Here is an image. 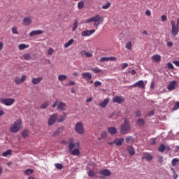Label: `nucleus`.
Masks as SVG:
<instances>
[{"mask_svg": "<svg viewBox=\"0 0 179 179\" xmlns=\"http://www.w3.org/2000/svg\"><path fill=\"white\" fill-rule=\"evenodd\" d=\"M123 120L124 123L120 127V133L122 135H127V134H128V131L131 129V121H129L128 117H124Z\"/></svg>", "mask_w": 179, "mask_h": 179, "instance_id": "obj_1", "label": "nucleus"}, {"mask_svg": "<svg viewBox=\"0 0 179 179\" xmlns=\"http://www.w3.org/2000/svg\"><path fill=\"white\" fill-rule=\"evenodd\" d=\"M22 119L17 120L10 128V131L12 134H16L20 129L23 128V124H22Z\"/></svg>", "mask_w": 179, "mask_h": 179, "instance_id": "obj_2", "label": "nucleus"}, {"mask_svg": "<svg viewBox=\"0 0 179 179\" xmlns=\"http://www.w3.org/2000/svg\"><path fill=\"white\" fill-rule=\"evenodd\" d=\"M15 100L13 98H0L1 104L4 106H12L15 103Z\"/></svg>", "mask_w": 179, "mask_h": 179, "instance_id": "obj_3", "label": "nucleus"}, {"mask_svg": "<svg viewBox=\"0 0 179 179\" xmlns=\"http://www.w3.org/2000/svg\"><path fill=\"white\" fill-rule=\"evenodd\" d=\"M171 34L174 37L178 34L179 32V26L178 24H176V21H171Z\"/></svg>", "mask_w": 179, "mask_h": 179, "instance_id": "obj_4", "label": "nucleus"}, {"mask_svg": "<svg viewBox=\"0 0 179 179\" xmlns=\"http://www.w3.org/2000/svg\"><path fill=\"white\" fill-rule=\"evenodd\" d=\"M58 103L59 101H56L52 106V107H53V108H55V107H57V110H59V111H65V110H66V103L64 102H60L59 103Z\"/></svg>", "mask_w": 179, "mask_h": 179, "instance_id": "obj_5", "label": "nucleus"}, {"mask_svg": "<svg viewBox=\"0 0 179 179\" xmlns=\"http://www.w3.org/2000/svg\"><path fill=\"white\" fill-rule=\"evenodd\" d=\"M75 130L77 134L80 135H83L85 134V129L83 128V123L82 122H78L75 126Z\"/></svg>", "mask_w": 179, "mask_h": 179, "instance_id": "obj_6", "label": "nucleus"}, {"mask_svg": "<svg viewBox=\"0 0 179 179\" xmlns=\"http://www.w3.org/2000/svg\"><path fill=\"white\" fill-rule=\"evenodd\" d=\"M58 120V115L57 113H54L52 114L48 122V124L50 127H51V125H54V124H55V122L57 121Z\"/></svg>", "mask_w": 179, "mask_h": 179, "instance_id": "obj_7", "label": "nucleus"}, {"mask_svg": "<svg viewBox=\"0 0 179 179\" xmlns=\"http://www.w3.org/2000/svg\"><path fill=\"white\" fill-rule=\"evenodd\" d=\"M103 20L104 18L99 15L94 16V26H99V24H101V23H103Z\"/></svg>", "mask_w": 179, "mask_h": 179, "instance_id": "obj_8", "label": "nucleus"}, {"mask_svg": "<svg viewBox=\"0 0 179 179\" xmlns=\"http://www.w3.org/2000/svg\"><path fill=\"white\" fill-rule=\"evenodd\" d=\"M132 87H140L141 89H145V83L143 80H139L134 85L129 86V89H132Z\"/></svg>", "mask_w": 179, "mask_h": 179, "instance_id": "obj_9", "label": "nucleus"}, {"mask_svg": "<svg viewBox=\"0 0 179 179\" xmlns=\"http://www.w3.org/2000/svg\"><path fill=\"white\" fill-rule=\"evenodd\" d=\"M177 85H178V83L176 80L169 82V84L167 87L168 90H169V92L176 90V89L177 88Z\"/></svg>", "mask_w": 179, "mask_h": 179, "instance_id": "obj_10", "label": "nucleus"}, {"mask_svg": "<svg viewBox=\"0 0 179 179\" xmlns=\"http://www.w3.org/2000/svg\"><path fill=\"white\" fill-rule=\"evenodd\" d=\"M83 79L87 82H90L92 80V73L90 72H83L81 73Z\"/></svg>", "mask_w": 179, "mask_h": 179, "instance_id": "obj_11", "label": "nucleus"}, {"mask_svg": "<svg viewBox=\"0 0 179 179\" xmlns=\"http://www.w3.org/2000/svg\"><path fill=\"white\" fill-rule=\"evenodd\" d=\"M94 33H96V30L92 29V30H85L83 31L81 33L82 37H89L92 36Z\"/></svg>", "mask_w": 179, "mask_h": 179, "instance_id": "obj_12", "label": "nucleus"}, {"mask_svg": "<svg viewBox=\"0 0 179 179\" xmlns=\"http://www.w3.org/2000/svg\"><path fill=\"white\" fill-rule=\"evenodd\" d=\"M125 101L124 97L121 96H116L113 99V103H117L118 104H122Z\"/></svg>", "mask_w": 179, "mask_h": 179, "instance_id": "obj_13", "label": "nucleus"}, {"mask_svg": "<svg viewBox=\"0 0 179 179\" xmlns=\"http://www.w3.org/2000/svg\"><path fill=\"white\" fill-rule=\"evenodd\" d=\"M44 31L43 30H33L29 33L30 37H34V36H40V34H43Z\"/></svg>", "mask_w": 179, "mask_h": 179, "instance_id": "obj_14", "label": "nucleus"}, {"mask_svg": "<svg viewBox=\"0 0 179 179\" xmlns=\"http://www.w3.org/2000/svg\"><path fill=\"white\" fill-rule=\"evenodd\" d=\"M26 76H22L21 78H15V85H20L22 83H23V82H24V80H26Z\"/></svg>", "mask_w": 179, "mask_h": 179, "instance_id": "obj_15", "label": "nucleus"}, {"mask_svg": "<svg viewBox=\"0 0 179 179\" xmlns=\"http://www.w3.org/2000/svg\"><path fill=\"white\" fill-rule=\"evenodd\" d=\"M143 159H145L148 162H150V160L153 159V156L149 154V152H145L142 157V160H143Z\"/></svg>", "mask_w": 179, "mask_h": 179, "instance_id": "obj_16", "label": "nucleus"}, {"mask_svg": "<svg viewBox=\"0 0 179 179\" xmlns=\"http://www.w3.org/2000/svg\"><path fill=\"white\" fill-rule=\"evenodd\" d=\"M22 24H24V26H29V24H31V18H30V17H24L22 20Z\"/></svg>", "mask_w": 179, "mask_h": 179, "instance_id": "obj_17", "label": "nucleus"}, {"mask_svg": "<svg viewBox=\"0 0 179 179\" xmlns=\"http://www.w3.org/2000/svg\"><path fill=\"white\" fill-rule=\"evenodd\" d=\"M99 174L105 176V177H110V176H111V172L108 169H104L99 171Z\"/></svg>", "mask_w": 179, "mask_h": 179, "instance_id": "obj_18", "label": "nucleus"}, {"mask_svg": "<svg viewBox=\"0 0 179 179\" xmlns=\"http://www.w3.org/2000/svg\"><path fill=\"white\" fill-rule=\"evenodd\" d=\"M152 61H153L154 62H160V61H162V56H160V55H154L152 57H151Z\"/></svg>", "mask_w": 179, "mask_h": 179, "instance_id": "obj_19", "label": "nucleus"}, {"mask_svg": "<svg viewBox=\"0 0 179 179\" xmlns=\"http://www.w3.org/2000/svg\"><path fill=\"white\" fill-rule=\"evenodd\" d=\"M110 102V99L106 98L103 100V101L99 103L100 107H102V108H106L107 107V104Z\"/></svg>", "mask_w": 179, "mask_h": 179, "instance_id": "obj_20", "label": "nucleus"}, {"mask_svg": "<svg viewBox=\"0 0 179 179\" xmlns=\"http://www.w3.org/2000/svg\"><path fill=\"white\" fill-rule=\"evenodd\" d=\"M43 80V78L42 77H38L37 78H33L31 80V83L33 85H38V83H40V82H41Z\"/></svg>", "mask_w": 179, "mask_h": 179, "instance_id": "obj_21", "label": "nucleus"}, {"mask_svg": "<svg viewBox=\"0 0 179 179\" xmlns=\"http://www.w3.org/2000/svg\"><path fill=\"white\" fill-rule=\"evenodd\" d=\"M69 152H71V150L73 149V148H75L76 145L75 143L72 141V138H69Z\"/></svg>", "mask_w": 179, "mask_h": 179, "instance_id": "obj_22", "label": "nucleus"}, {"mask_svg": "<svg viewBox=\"0 0 179 179\" xmlns=\"http://www.w3.org/2000/svg\"><path fill=\"white\" fill-rule=\"evenodd\" d=\"M64 132V127H59L53 134L54 136H58L59 134H62Z\"/></svg>", "mask_w": 179, "mask_h": 179, "instance_id": "obj_23", "label": "nucleus"}, {"mask_svg": "<svg viewBox=\"0 0 179 179\" xmlns=\"http://www.w3.org/2000/svg\"><path fill=\"white\" fill-rule=\"evenodd\" d=\"M122 142H124V138H116L114 141V143L116 146H121V145H122Z\"/></svg>", "mask_w": 179, "mask_h": 179, "instance_id": "obj_24", "label": "nucleus"}, {"mask_svg": "<svg viewBox=\"0 0 179 179\" xmlns=\"http://www.w3.org/2000/svg\"><path fill=\"white\" fill-rule=\"evenodd\" d=\"M108 134H110V135H115V134H117V129L114 127H109L108 129Z\"/></svg>", "mask_w": 179, "mask_h": 179, "instance_id": "obj_25", "label": "nucleus"}, {"mask_svg": "<svg viewBox=\"0 0 179 179\" xmlns=\"http://www.w3.org/2000/svg\"><path fill=\"white\" fill-rule=\"evenodd\" d=\"M70 152L72 156H79V155H80V151L78 148H76L73 150H71Z\"/></svg>", "mask_w": 179, "mask_h": 179, "instance_id": "obj_26", "label": "nucleus"}, {"mask_svg": "<svg viewBox=\"0 0 179 179\" xmlns=\"http://www.w3.org/2000/svg\"><path fill=\"white\" fill-rule=\"evenodd\" d=\"M136 125H137L138 127H142L143 125H145V120L139 118L136 121Z\"/></svg>", "mask_w": 179, "mask_h": 179, "instance_id": "obj_27", "label": "nucleus"}, {"mask_svg": "<svg viewBox=\"0 0 179 179\" xmlns=\"http://www.w3.org/2000/svg\"><path fill=\"white\" fill-rule=\"evenodd\" d=\"M127 151L130 156H134V155H135V149L131 146L128 147Z\"/></svg>", "mask_w": 179, "mask_h": 179, "instance_id": "obj_28", "label": "nucleus"}, {"mask_svg": "<svg viewBox=\"0 0 179 179\" xmlns=\"http://www.w3.org/2000/svg\"><path fill=\"white\" fill-rule=\"evenodd\" d=\"M66 79H68V77H66V75L61 74L58 76V80L59 82H63V80H66Z\"/></svg>", "mask_w": 179, "mask_h": 179, "instance_id": "obj_29", "label": "nucleus"}, {"mask_svg": "<svg viewBox=\"0 0 179 179\" xmlns=\"http://www.w3.org/2000/svg\"><path fill=\"white\" fill-rule=\"evenodd\" d=\"M78 27H79V21H78V20H75L74 25L72 28L73 31H76V29H78Z\"/></svg>", "mask_w": 179, "mask_h": 179, "instance_id": "obj_30", "label": "nucleus"}, {"mask_svg": "<svg viewBox=\"0 0 179 179\" xmlns=\"http://www.w3.org/2000/svg\"><path fill=\"white\" fill-rule=\"evenodd\" d=\"M19 50H26V48H29V45H26L24 43H21L18 45Z\"/></svg>", "mask_w": 179, "mask_h": 179, "instance_id": "obj_31", "label": "nucleus"}, {"mask_svg": "<svg viewBox=\"0 0 179 179\" xmlns=\"http://www.w3.org/2000/svg\"><path fill=\"white\" fill-rule=\"evenodd\" d=\"M33 173H34V171L30 169H28L24 171V174L25 176H30V174H33Z\"/></svg>", "mask_w": 179, "mask_h": 179, "instance_id": "obj_32", "label": "nucleus"}, {"mask_svg": "<svg viewBox=\"0 0 179 179\" xmlns=\"http://www.w3.org/2000/svg\"><path fill=\"white\" fill-rule=\"evenodd\" d=\"M179 163V159L178 158H174L171 162V166L173 167H176L177 166V164Z\"/></svg>", "mask_w": 179, "mask_h": 179, "instance_id": "obj_33", "label": "nucleus"}, {"mask_svg": "<svg viewBox=\"0 0 179 179\" xmlns=\"http://www.w3.org/2000/svg\"><path fill=\"white\" fill-rule=\"evenodd\" d=\"M73 44V39H70L66 43L64 44V48H68L70 45H72Z\"/></svg>", "mask_w": 179, "mask_h": 179, "instance_id": "obj_34", "label": "nucleus"}, {"mask_svg": "<svg viewBox=\"0 0 179 179\" xmlns=\"http://www.w3.org/2000/svg\"><path fill=\"white\" fill-rule=\"evenodd\" d=\"M22 57L26 61H30L31 59V55L29 53H25Z\"/></svg>", "mask_w": 179, "mask_h": 179, "instance_id": "obj_35", "label": "nucleus"}, {"mask_svg": "<svg viewBox=\"0 0 179 179\" xmlns=\"http://www.w3.org/2000/svg\"><path fill=\"white\" fill-rule=\"evenodd\" d=\"M12 155V150H8L7 151L2 153V156L3 157H6V156H9Z\"/></svg>", "mask_w": 179, "mask_h": 179, "instance_id": "obj_36", "label": "nucleus"}, {"mask_svg": "<svg viewBox=\"0 0 179 179\" xmlns=\"http://www.w3.org/2000/svg\"><path fill=\"white\" fill-rule=\"evenodd\" d=\"M30 133V131H29L28 130H24L22 131V136L24 139H26V137L27 136H29V134Z\"/></svg>", "mask_w": 179, "mask_h": 179, "instance_id": "obj_37", "label": "nucleus"}, {"mask_svg": "<svg viewBox=\"0 0 179 179\" xmlns=\"http://www.w3.org/2000/svg\"><path fill=\"white\" fill-rule=\"evenodd\" d=\"M159 152H161L162 153H163V152H164V150H166V145H164V144H162L159 149H158Z\"/></svg>", "mask_w": 179, "mask_h": 179, "instance_id": "obj_38", "label": "nucleus"}, {"mask_svg": "<svg viewBox=\"0 0 179 179\" xmlns=\"http://www.w3.org/2000/svg\"><path fill=\"white\" fill-rule=\"evenodd\" d=\"M125 47L127 50H131V48H132V42L129 41L128 43H127Z\"/></svg>", "mask_w": 179, "mask_h": 179, "instance_id": "obj_39", "label": "nucleus"}, {"mask_svg": "<svg viewBox=\"0 0 179 179\" xmlns=\"http://www.w3.org/2000/svg\"><path fill=\"white\" fill-rule=\"evenodd\" d=\"M125 141L126 142H134V141H135V138H134V137L132 136H127L125 138Z\"/></svg>", "mask_w": 179, "mask_h": 179, "instance_id": "obj_40", "label": "nucleus"}, {"mask_svg": "<svg viewBox=\"0 0 179 179\" xmlns=\"http://www.w3.org/2000/svg\"><path fill=\"white\" fill-rule=\"evenodd\" d=\"M84 6H85V2H83V1L78 2V9H83Z\"/></svg>", "mask_w": 179, "mask_h": 179, "instance_id": "obj_41", "label": "nucleus"}, {"mask_svg": "<svg viewBox=\"0 0 179 179\" xmlns=\"http://www.w3.org/2000/svg\"><path fill=\"white\" fill-rule=\"evenodd\" d=\"M55 167L57 169V170H62L64 169V166L62 164H55Z\"/></svg>", "mask_w": 179, "mask_h": 179, "instance_id": "obj_42", "label": "nucleus"}, {"mask_svg": "<svg viewBox=\"0 0 179 179\" xmlns=\"http://www.w3.org/2000/svg\"><path fill=\"white\" fill-rule=\"evenodd\" d=\"M92 72H94V73H100V72H101V69H99V68H94L92 69Z\"/></svg>", "mask_w": 179, "mask_h": 179, "instance_id": "obj_43", "label": "nucleus"}, {"mask_svg": "<svg viewBox=\"0 0 179 179\" xmlns=\"http://www.w3.org/2000/svg\"><path fill=\"white\" fill-rule=\"evenodd\" d=\"M88 176L89 177H94V176H96V173H94L93 170H90L88 172Z\"/></svg>", "mask_w": 179, "mask_h": 179, "instance_id": "obj_44", "label": "nucleus"}, {"mask_svg": "<svg viewBox=\"0 0 179 179\" xmlns=\"http://www.w3.org/2000/svg\"><path fill=\"white\" fill-rule=\"evenodd\" d=\"M111 6V3L108 2L106 5L102 6V9H108Z\"/></svg>", "mask_w": 179, "mask_h": 179, "instance_id": "obj_45", "label": "nucleus"}, {"mask_svg": "<svg viewBox=\"0 0 179 179\" xmlns=\"http://www.w3.org/2000/svg\"><path fill=\"white\" fill-rule=\"evenodd\" d=\"M65 120V116H59L57 117V122H62V121Z\"/></svg>", "mask_w": 179, "mask_h": 179, "instance_id": "obj_46", "label": "nucleus"}, {"mask_svg": "<svg viewBox=\"0 0 179 179\" xmlns=\"http://www.w3.org/2000/svg\"><path fill=\"white\" fill-rule=\"evenodd\" d=\"M107 135H108V134H107L106 131H103L101 134V138H107Z\"/></svg>", "mask_w": 179, "mask_h": 179, "instance_id": "obj_47", "label": "nucleus"}, {"mask_svg": "<svg viewBox=\"0 0 179 179\" xmlns=\"http://www.w3.org/2000/svg\"><path fill=\"white\" fill-rule=\"evenodd\" d=\"M12 33H13V34H18V32H17V28L16 27H13L12 28Z\"/></svg>", "mask_w": 179, "mask_h": 179, "instance_id": "obj_48", "label": "nucleus"}, {"mask_svg": "<svg viewBox=\"0 0 179 179\" xmlns=\"http://www.w3.org/2000/svg\"><path fill=\"white\" fill-rule=\"evenodd\" d=\"M54 54V49L50 48L48 51V55H52Z\"/></svg>", "mask_w": 179, "mask_h": 179, "instance_id": "obj_49", "label": "nucleus"}, {"mask_svg": "<svg viewBox=\"0 0 179 179\" xmlns=\"http://www.w3.org/2000/svg\"><path fill=\"white\" fill-rule=\"evenodd\" d=\"M167 66H168L169 69H174V66L173 65V64H171L170 62L167 64Z\"/></svg>", "mask_w": 179, "mask_h": 179, "instance_id": "obj_50", "label": "nucleus"}, {"mask_svg": "<svg viewBox=\"0 0 179 179\" xmlns=\"http://www.w3.org/2000/svg\"><path fill=\"white\" fill-rule=\"evenodd\" d=\"M94 86H95V87H98V86H101V82H100V81H95L94 82Z\"/></svg>", "mask_w": 179, "mask_h": 179, "instance_id": "obj_51", "label": "nucleus"}, {"mask_svg": "<svg viewBox=\"0 0 179 179\" xmlns=\"http://www.w3.org/2000/svg\"><path fill=\"white\" fill-rule=\"evenodd\" d=\"M108 61V57H102L100 59V62H106Z\"/></svg>", "mask_w": 179, "mask_h": 179, "instance_id": "obj_52", "label": "nucleus"}, {"mask_svg": "<svg viewBox=\"0 0 179 179\" xmlns=\"http://www.w3.org/2000/svg\"><path fill=\"white\" fill-rule=\"evenodd\" d=\"M85 57H86V58H92V57H93V54L87 52Z\"/></svg>", "mask_w": 179, "mask_h": 179, "instance_id": "obj_53", "label": "nucleus"}, {"mask_svg": "<svg viewBox=\"0 0 179 179\" xmlns=\"http://www.w3.org/2000/svg\"><path fill=\"white\" fill-rule=\"evenodd\" d=\"M136 117H141L142 115V112L137 110L135 113Z\"/></svg>", "mask_w": 179, "mask_h": 179, "instance_id": "obj_54", "label": "nucleus"}, {"mask_svg": "<svg viewBox=\"0 0 179 179\" xmlns=\"http://www.w3.org/2000/svg\"><path fill=\"white\" fill-rule=\"evenodd\" d=\"M178 108H179V101L177 102V103L175 104V106H174V107H173V110H178Z\"/></svg>", "mask_w": 179, "mask_h": 179, "instance_id": "obj_55", "label": "nucleus"}, {"mask_svg": "<svg viewBox=\"0 0 179 179\" xmlns=\"http://www.w3.org/2000/svg\"><path fill=\"white\" fill-rule=\"evenodd\" d=\"M94 22V17H91V18L85 21V23H90V22Z\"/></svg>", "mask_w": 179, "mask_h": 179, "instance_id": "obj_56", "label": "nucleus"}, {"mask_svg": "<svg viewBox=\"0 0 179 179\" xmlns=\"http://www.w3.org/2000/svg\"><path fill=\"white\" fill-rule=\"evenodd\" d=\"M87 52H86V50H83L80 52V55L81 57H86V54H87Z\"/></svg>", "mask_w": 179, "mask_h": 179, "instance_id": "obj_57", "label": "nucleus"}, {"mask_svg": "<svg viewBox=\"0 0 179 179\" xmlns=\"http://www.w3.org/2000/svg\"><path fill=\"white\" fill-rule=\"evenodd\" d=\"M161 19H162V22H166L167 20V16L162 15V16H161Z\"/></svg>", "mask_w": 179, "mask_h": 179, "instance_id": "obj_58", "label": "nucleus"}, {"mask_svg": "<svg viewBox=\"0 0 179 179\" xmlns=\"http://www.w3.org/2000/svg\"><path fill=\"white\" fill-rule=\"evenodd\" d=\"M145 15L146 16H150L152 15V12L150 11V10H147L145 11Z\"/></svg>", "mask_w": 179, "mask_h": 179, "instance_id": "obj_59", "label": "nucleus"}, {"mask_svg": "<svg viewBox=\"0 0 179 179\" xmlns=\"http://www.w3.org/2000/svg\"><path fill=\"white\" fill-rule=\"evenodd\" d=\"M108 61H117V57H108Z\"/></svg>", "mask_w": 179, "mask_h": 179, "instance_id": "obj_60", "label": "nucleus"}, {"mask_svg": "<svg viewBox=\"0 0 179 179\" xmlns=\"http://www.w3.org/2000/svg\"><path fill=\"white\" fill-rule=\"evenodd\" d=\"M173 42L169 41V42H167L166 45L168 47H173Z\"/></svg>", "mask_w": 179, "mask_h": 179, "instance_id": "obj_61", "label": "nucleus"}, {"mask_svg": "<svg viewBox=\"0 0 179 179\" xmlns=\"http://www.w3.org/2000/svg\"><path fill=\"white\" fill-rule=\"evenodd\" d=\"M127 67H128V64L124 63L122 64V69H125V68H127Z\"/></svg>", "mask_w": 179, "mask_h": 179, "instance_id": "obj_62", "label": "nucleus"}, {"mask_svg": "<svg viewBox=\"0 0 179 179\" xmlns=\"http://www.w3.org/2000/svg\"><path fill=\"white\" fill-rule=\"evenodd\" d=\"M173 64L176 66H179V61H173Z\"/></svg>", "mask_w": 179, "mask_h": 179, "instance_id": "obj_63", "label": "nucleus"}, {"mask_svg": "<svg viewBox=\"0 0 179 179\" xmlns=\"http://www.w3.org/2000/svg\"><path fill=\"white\" fill-rule=\"evenodd\" d=\"M158 161L159 163H163V157H159Z\"/></svg>", "mask_w": 179, "mask_h": 179, "instance_id": "obj_64", "label": "nucleus"}]
</instances>
